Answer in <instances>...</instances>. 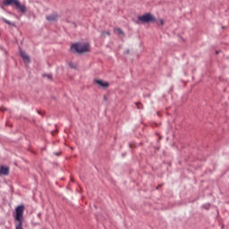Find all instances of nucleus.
Listing matches in <instances>:
<instances>
[{
	"label": "nucleus",
	"instance_id": "1",
	"mask_svg": "<svg viewBox=\"0 0 229 229\" xmlns=\"http://www.w3.org/2000/svg\"><path fill=\"white\" fill-rule=\"evenodd\" d=\"M71 49L73 53L82 54L89 52L90 50V47L88 43H76L71 47Z\"/></svg>",
	"mask_w": 229,
	"mask_h": 229
},
{
	"label": "nucleus",
	"instance_id": "2",
	"mask_svg": "<svg viewBox=\"0 0 229 229\" xmlns=\"http://www.w3.org/2000/svg\"><path fill=\"white\" fill-rule=\"evenodd\" d=\"M24 209H25V208L22 205L18 206L15 208V212H16V214L14 215L15 221H17V222L23 221L22 216H23Z\"/></svg>",
	"mask_w": 229,
	"mask_h": 229
},
{
	"label": "nucleus",
	"instance_id": "3",
	"mask_svg": "<svg viewBox=\"0 0 229 229\" xmlns=\"http://www.w3.org/2000/svg\"><path fill=\"white\" fill-rule=\"evenodd\" d=\"M139 20L140 21L144 22V23L145 22H155V21H157V19L153 15H151L149 13H147L145 15L140 16Z\"/></svg>",
	"mask_w": 229,
	"mask_h": 229
},
{
	"label": "nucleus",
	"instance_id": "4",
	"mask_svg": "<svg viewBox=\"0 0 229 229\" xmlns=\"http://www.w3.org/2000/svg\"><path fill=\"white\" fill-rule=\"evenodd\" d=\"M14 8L17 10L18 13H26L28 9L25 4H21L20 0L14 5Z\"/></svg>",
	"mask_w": 229,
	"mask_h": 229
},
{
	"label": "nucleus",
	"instance_id": "5",
	"mask_svg": "<svg viewBox=\"0 0 229 229\" xmlns=\"http://www.w3.org/2000/svg\"><path fill=\"white\" fill-rule=\"evenodd\" d=\"M94 83L98 85V88H104L106 89L110 86L108 81H105L103 80H95Z\"/></svg>",
	"mask_w": 229,
	"mask_h": 229
},
{
	"label": "nucleus",
	"instance_id": "6",
	"mask_svg": "<svg viewBox=\"0 0 229 229\" xmlns=\"http://www.w3.org/2000/svg\"><path fill=\"white\" fill-rule=\"evenodd\" d=\"M20 55L23 59L25 64H29L30 62V57L22 50L20 51Z\"/></svg>",
	"mask_w": 229,
	"mask_h": 229
},
{
	"label": "nucleus",
	"instance_id": "7",
	"mask_svg": "<svg viewBox=\"0 0 229 229\" xmlns=\"http://www.w3.org/2000/svg\"><path fill=\"white\" fill-rule=\"evenodd\" d=\"M19 0H4L3 2V4L5 5V6H8V5H16V4L18 3Z\"/></svg>",
	"mask_w": 229,
	"mask_h": 229
},
{
	"label": "nucleus",
	"instance_id": "8",
	"mask_svg": "<svg viewBox=\"0 0 229 229\" xmlns=\"http://www.w3.org/2000/svg\"><path fill=\"white\" fill-rule=\"evenodd\" d=\"M8 173H9V168H8V167L2 166V167L0 168V174H4V175H6V174H8Z\"/></svg>",
	"mask_w": 229,
	"mask_h": 229
},
{
	"label": "nucleus",
	"instance_id": "9",
	"mask_svg": "<svg viewBox=\"0 0 229 229\" xmlns=\"http://www.w3.org/2000/svg\"><path fill=\"white\" fill-rule=\"evenodd\" d=\"M47 19L49 21H55L57 19V15L56 14H52V15L47 16Z\"/></svg>",
	"mask_w": 229,
	"mask_h": 229
},
{
	"label": "nucleus",
	"instance_id": "10",
	"mask_svg": "<svg viewBox=\"0 0 229 229\" xmlns=\"http://www.w3.org/2000/svg\"><path fill=\"white\" fill-rule=\"evenodd\" d=\"M15 229H23L22 221H17V223L15 224Z\"/></svg>",
	"mask_w": 229,
	"mask_h": 229
},
{
	"label": "nucleus",
	"instance_id": "11",
	"mask_svg": "<svg viewBox=\"0 0 229 229\" xmlns=\"http://www.w3.org/2000/svg\"><path fill=\"white\" fill-rule=\"evenodd\" d=\"M155 22H157L158 26H163L165 24V21L163 19L157 20Z\"/></svg>",
	"mask_w": 229,
	"mask_h": 229
},
{
	"label": "nucleus",
	"instance_id": "12",
	"mask_svg": "<svg viewBox=\"0 0 229 229\" xmlns=\"http://www.w3.org/2000/svg\"><path fill=\"white\" fill-rule=\"evenodd\" d=\"M2 21H4L5 23H7V24L10 25V26H14V23H13V22L7 21V20L4 19V18H2Z\"/></svg>",
	"mask_w": 229,
	"mask_h": 229
},
{
	"label": "nucleus",
	"instance_id": "13",
	"mask_svg": "<svg viewBox=\"0 0 229 229\" xmlns=\"http://www.w3.org/2000/svg\"><path fill=\"white\" fill-rule=\"evenodd\" d=\"M114 32H115L116 34H122V35L124 34L123 31L121 29H116V30H114Z\"/></svg>",
	"mask_w": 229,
	"mask_h": 229
},
{
	"label": "nucleus",
	"instance_id": "14",
	"mask_svg": "<svg viewBox=\"0 0 229 229\" xmlns=\"http://www.w3.org/2000/svg\"><path fill=\"white\" fill-rule=\"evenodd\" d=\"M71 67H75L74 65H72L71 64H69Z\"/></svg>",
	"mask_w": 229,
	"mask_h": 229
},
{
	"label": "nucleus",
	"instance_id": "15",
	"mask_svg": "<svg viewBox=\"0 0 229 229\" xmlns=\"http://www.w3.org/2000/svg\"><path fill=\"white\" fill-rule=\"evenodd\" d=\"M47 77L50 79V78H51V75H47Z\"/></svg>",
	"mask_w": 229,
	"mask_h": 229
}]
</instances>
